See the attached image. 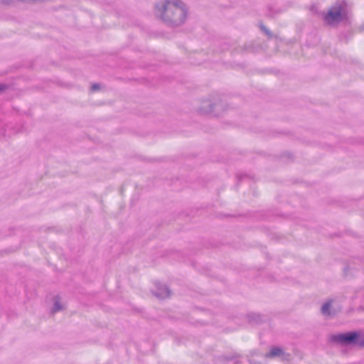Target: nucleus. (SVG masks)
Here are the masks:
<instances>
[{"instance_id":"obj_1","label":"nucleus","mask_w":364,"mask_h":364,"mask_svg":"<svg viewBox=\"0 0 364 364\" xmlns=\"http://www.w3.org/2000/svg\"><path fill=\"white\" fill-rule=\"evenodd\" d=\"M156 15L171 26L182 25L188 15V10L180 0H165L155 6Z\"/></svg>"},{"instance_id":"obj_2","label":"nucleus","mask_w":364,"mask_h":364,"mask_svg":"<svg viewBox=\"0 0 364 364\" xmlns=\"http://www.w3.org/2000/svg\"><path fill=\"white\" fill-rule=\"evenodd\" d=\"M329 340L331 343H338L342 346H355L364 348V331H353L333 334L330 336Z\"/></svg>"},{"instance_id":"obj_3","label":"nucleus","mask_w":364,"mask_h":364,"mask_svg":"<svg viewBox=\"0 0 364 364\" xmlns=\"http://www.w3.org/2000/svg\"><path fill=\"white\" fill-rule=\"evenodd\" d=\"M347 16V4L345 1L336 2L324 16V20L328 25L340 23Z\"/></svg>"},{"instance_id":"obj_4","label":"nucleus","mask_w":364,"mask_h":364,"mask_svg":"<svg viewBox=\"0 0 364 364\" xmlns=\"http://www.w3.org/2000/svg\"><path fill=\"white\" fill-rule=\"evenodd\" d=\"M281 357L283 360H289L291 355L286 353L282 348L273 346L270 350L265 354V358H272L275 357Z\"/></svg>"},{"instance_id":"obj_5","label":"nucleus","mask_w":364,"mask_h":364,"mask_svg":"<svg viewBox=\"0 0 364 364\" xmlns=\"http://www.w3.org/2000/svg\"><path fill=\"white\" fill-rule=\"evenodd\" d=\"M156 290L152 291L153 294L159 299H164L171 296V290L169 288L159 282L156 283Z\"/></svg>"},{"instance_id":"obj_6","label":"nucleus","mask_w":364,"mask_h":364,"mask_svg":"<svg viewBox=\"0 0 364 364\" xmlns=\"http://www.w3.org/2000/svg\"><path fill=\"white\" fill-rule=\"evenodd\" d=\"M333 300L330 299L325 302L321 308V314L325 316H333L336 315L335 311H331V307L333 303Z\"/></svg>"},{"instance_id":"obj_7","label":"nucleus","mask_w":364,"mask_h":364,"mask_svg":"<svg viewBox=\"0 0 364 364\" xmlns=\"http://www.w3.org/2000/svg\"><path fill=\"white\" fill-rule=\"evenodd\" d=\"M247 318L250 323L258 324L263 321V316L257 313H250L247 315Z\"/></svg>"},{"instance_id":"obj_8","label":"nucleus","mask_w":364,"mask_h":364,"mask_svg":"<svg viewBox=\"0 0 364 364\" xmlns=\"http://www.w3.org/2000/svg\"><path fill=\"white\" fill-rule=\"evenodd\" d=\"M240 358V355L237 353H232L230 355H222L218 357L220 361H231L237 360Z\"/></svg>"},{"instance_id":"obj_9","label":"nucleus","mask_w":364,"mask_h":364,"mask_svg":"<svg viewBox=\"0 0 364 364\" xmlns=\"http://www.w3.org/2000/svg\"><path fill=\"white\" fill-rule=\"evenodd\" d=\"M63 309V305L60 304L59 298L56 297L52 308V313H55Z\"/></svg>"},{"instance_id":"obj_10","label":"nucleus","mask_w":364,"mask_h":364,"mask_svg":"<svg viewBox=\"0 0 364 364\" xmlns=\"http://www.w3.org/2000/svg\"><path fill=\"white\" fill-rule=\"evenodd\" d=\"M260 28L269 38L272 37V33L271 31L268 30L264 25H261Z\"/></svg>"},{"instance_id":"obj_11","label":"nucleus","mask_w":364,"mask_h":364,"mask_svg":"<svg viewBox=\"0 0 364 364\" xmlns=\"http://www.w3.org/2000/svg\"><path fill=\"white\" fill-rule=\"evenodd\" d=\"M100 84H98V83H95V84H93V85H92V87H91V90H92V92H95V91L99 90H100Z\"/></svg>"},{"instance_id":"obj_12","label":"nucleus","mask_w":364,"mask_h":364,"mask_svg":"<svg viewBox=\"0 0 364 364\" xmlns=\"http://www.w3.org/2000/svg\"><path fill=\"white\" fill-rule=\"evenodd\" d=\"M5 88H6V85L0 84V92L4 90Z\"/></svg>"},{"instance_id":"obj_13","label":"nucleus","mask_w":364,"mask_h":364,"mask_svg":"<svg viewBox=\"0 0 364 364\" xmlns=\"http://www.w3.org/2000/svg\"><path fill=\"white\" fill-rule=\"evenodd\" d=\"M360 30L364 31V24L360 26Z\"/></svg>"},{"instance_id":"obj_14","label":"nucleus","mask_w":364,"mask_h":364,"mask_svg":"<svg viewBox=\"0 0 364 364\" xmlns=\"http://www.w3.org/2000/svg\"><path fill=\"white\" fill-rule=\"evenodd\" d=\"M235 363H239V361L237 360H235Z\"/></svg>"}]
</instances>
